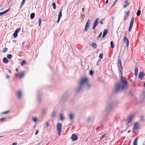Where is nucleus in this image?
<instances>
[{
	"label": "nucleus",
	"instance_id": "f257e3e1",
	"mask_svg": "<svg viewBox=\"0 0 145 145\" xmlns=\"http://www.w3.org/2000/svg\"><path fill=\"white\" fill-rule=\"evenodd\" d=\"M128 87V83L125 79L120 77V80L119 83L117 84L115 87V92L117 93L119 91L123 90Z\"/></svg>",
	"mask_w": 145,
	"mask_h": 145
},
{
	"label": "nucleus",
	"instance_id": "f03ea898",
	"mask_svg": "<svg viewBox=\"0 0 145 145\" xmlns=\"http://www.w3.org/2000/svg\"><path fill=\"white\" fill-rule=\"evenodd\" d=\"M88 81V79L87 78L84 77L82 78L80 82V86L81 87L84 84L86 83L87 86L89 87L90 85Z\"/></svg>",
	"mask_w": 145,
	"mask_h": 145
},
{
	"label": "nucleus",
	"instance_id": "7ed1b4c3",
	"mask_svg": "<svg viewBox=\"0 0 145 145\" xmlns=\"http://www.w3.org/2000/svg\"><path fill=\"white\" fill-rule=\"evenodd\" d=\"M62 125L61 123H58L57 125V131L58 134L60 135L62 131Z\"/></svg>",
	"mask_w": 145,
	"mask_h": 145
},
{
	"label": "nucleus",
	"instance_id": "20e7f679",
	"mask_svg": "<svg viewBox=\"0 0 145 145\" xmlns=\"http://www.w3.org/2000/svg\"><path fill=\"white\" fill-rule=\"evenodd\" d=\"M134 116L133 115H131L128 117L127 122V125H129L130 122L131 121Z\"/></svg>",
	"mask_w": 145,
	"mask_h": 145
},
{
	"label": "nucleus",
	"instance_id": "39448f33",
	"mask_svg": "<svg viewBox=\"0 0 145 145\" xmlns=\"http://www.w3.org/2000/svg\"><path fill=\"white\" fill-rule=\"evenodd\" d=\"M134 21V18L133 17L131 19V21H130V24H129V30H128L129 31H130L131 30V29L132 27L133 26Z\"/></svg>",
	"mask_w": 145,
	"mask_h": 145
},
{
	"label": "nucleus",
	"instance_id": "423d86ee",
	"mask_svg": "<svg viewBox=\"0 0 145 145\" xmlns=\"http://www.w3.org/2000/svg\"><path fill=\"white\" fill-rule=\"evenodd\" d=\"M91 22L90 19H89L86 23V26L84 29L85 31H87L89 27V25L90 24V23Z\"/></svg>",
	"mask_w": 145,
	"mask_h": 145
},
{
	"label": "nucleus",
	"instance_id": "0eeeda50",
	"mask_svg": "<svg viewBox=\"0 0 145 145\" xmlns=\"http://www.w3.org/2000/svg\"><path fill=\"white\" fill-rule=\"evenodd\" d=\"M123 42L125 43L126 44V45L127 46H128L129 45V40L127 39V37L126 36L124 37L123 40Z\"/></svg>",
	"mask_w": 145,
	"mask_h": 145
},
{
	"label": "nucleus",
	"instance_id": "6e6552de",
	"mask_svg": "<svg viewBox=\"0 0 145 145\" xmlns=\"http://www.w3.org/2000/svg\"><path fill=\"white\" fill-rule=\"evenodd\" d=\"M139 126L138 123L136 122L134 124V126L133 127V129L135 130H137L139 128Z\"/></svg>",
	"mask_w": 145,
	"mask_h": 145
},
{
	"label": "nucleus",
	"instance_id": "1a4fd4ad",
	"mask_svg": "<svg viewBox=\"0 0 145 145\" xmlns=\"http://www.w3.org/2000/svg\"><path fill=\"white\" fill-rule=\"evenodd\" d=\"M78 138V137L76 134H73L72 135L71 138L72 139V140L73 141L76 140Z\"/></svg>",
	"mask_w": 145,
	"mask_h": 145
},
{
	"label": "nucleus",
	"instance_id": "9d476101",
	"mask_svg": "<svg viewBox=\"0 0 145 145\" xmlns=\"http://www.w3.org/2000/svg\"><path fill=\"white\" fill-rule=\"evenodd\" d=\"M145 76L144 73L142 72H140L138 74V77L142 79Z\"/></svg>",
	"mask_w": 145,
	"mask_h": 145
},
{
	"label": "nucleus",
	"instance_id": "9b49d317",
	"mask_svg": "<svg viewBox=\"0 0 145 145\" xmlns=\"http://www.w3.org/2000/svg\"><path fill=\"white\" fill-rule=\"evenodd\" d=\"M98 19V18H97V19L95 20V22L93 25V27L92 28V29H94L96 27L97 25Z\"/></svg>",
	"mask_w": 145,
	"mask_h": 145
},
{
	"label": "nucleus",
	"instance_id": "f8f14e48",
	"mask_svg": "<svg viewBox=\"0 0 145 145\" xmlns=\"http://www.w3.org/2000/svg\"><path fill=\"white\" fill-rule=\"evenodd\" d=\"M16 93L19 99H20L22 95V93L21 91L20 90H19L16 92Z\"/></svg>",
	"mask_w": 145,
	"mask_h": 145
},
{
	"label": "nucleus",
	"instance_id": "ddd939ff",
	"mask_svg": "<svg viewBox=\"0 0 145 145\" xmlns=\"http://www.w3.org/2000/svg\"><path fill=\"white\" fill-rule=\"evenodd\" d=\"M108 32V30L106 29H105L104 30V31H103V36H102V38H103L105 37V36L106 35L107 33Z\"/></svg>",
	"mask_w": 145,
	"mask_h": 145
},
{
	"label": "nucleus",
	"instance_id": "4468645a",
	"mask_svg": "<svg viewBox=\"0 0 145 145\" xmlns=\"http://www.w3.org/2000/svg\"><path fill=\"white\" fill-rule=\"evenodd\" d=\"M138 139V137H137L134 139L133 143V145H137V141Z\"/></svg>",
	"mask_w": 145,
	"mask_h": 145
},
{
	"label": "nucleus",
	"instance_id": "2eb2a0df",
	"mask_svg": "<svg viewBox=\"0 0 145 145\" xmlns=\"http://www.w3.org/2000/svg\"><path fill=\"white\" fill-rule=\"evenodd\" d=\"M25 75V72H21L20 74V75L19 76V78L21 79Z\"/></svg>",
	"mask_w": 145,
	"mask_h": 145
},
{
	"label": "nucleus",
	"instance_id": "dca6fc26",
	"mask_svg": "<svg viewBox=\"0 0 145 145\" xmlns=\"http://www.w3.org/2000/svg\"><path fill=\"white\" fill-rule=\"evenodd\" d=\"M9 8H8L7 10H5L3 12H0V16L4 14L7 13L9 10Z\"/></svg>",
	"mask_w": 145,
	"mask_h": 145
},
{
	"label": "nucleus",
	"instance_id": "f3484780",
	"mask_svg": "<svg viewBox=\"0 0 145 145\" xmlns=\"http://www.w3.org/2000/svg\"><path fill=\"white\" fill-rule=\"evenodd\" d=\"M118 71L119 72L121 73L122 74V73L121 72V70H122V65L118 66Z\"/></svg>",
	"mask_w": 145,
	"mask_h": 145
},
{
	"label": "nucleus",
	"instance_id": "a211bd4d",
	"mask_svg": "<svg viewBox=\"0 0 145 145\" xmlns=\"http://www.w3.org/2000/svg\"><path fill=\"white\" fill-rule=\"evenodd\" d=\"M125 5L123 6L124 8H125L126 7H127L129 5V3L127 0H126L125 1Z\"/></svg>",
	"mask_w": 145,
	"mask_h": 145
},
{
	"label": "nucleus",
	"instance_id": "6ab92c4d",
	"mask_svg": "<svg viewBox=\"0 0 145 145\" xmlns=\"http://www.w3.org/2000/svg\"><path fill=\"white\" fill-rule=\"evenodd\" d=\"M138 72V70L137 67H136L134 71L136 77H137Z\"/></svg>",
	"mask_w": 145,
	"mask_h": 145
},
{
	"label": "nucleus",
	"instance_id": "aec40b11",
	"mask_svg": "<svg viewBox=\"0 0 145 145\" xmlns=\"http://www.w3.org/2000/svg\"><path fill=\"white\" fill-rule=\"evenodd\" d=\"M3 62L5 63H7L8 62V61L6 58L4 57L3 59Z\"/></svg>",
	"mask_w": 145,
	"mask_h": 145
},
{
	"label": "nucleus",
	"instance_id": "412c9836",
	"mask_svg": "<svg viewBox=\"0 0 145 145\" xmlns=\"http://www.w3.org/2000/svg\"><path fill=\"white\" fill-rule=\"evenodd\" d=\"M35 15V14L34 13H32L30 15L31 19H32L34 18Z\"/></svg>",
	"mask_w": 145,
	"mask_h": 145
},
{
	"label": "nucleus",
	"instance_id": "4be33fe9",
	"mask_svg": "<svg viewBox=\"0 0 145 145\" xmlns=\"http://www.w3.org/2000/svg\"><path fill=\"white\" fill-rule=\"evenodd\" d=\"M73 118V116L72 113L69 114V119L70 120H72Z\"/></svg>",
	"mask_w": 145,
	"mask_h": 145
},
{
	"label": "nucleus",
	"instance_id": "5701e85b",
	"mask_svg": "<svg viewBox=\"0 0 145 145\" xmlns=\"http://www.w3.org/2000/svg\"><path fill=\"white\" fill-rule=\"evenodd\" d=\"M92 46L93 48H95L97 47V45L95 44V43L94 42H93L92 44Z\"/></svg>",
	"mask_w": 145,
	"mask_h": 145
},
{
	"label": "nucleus",
	"instance_id": "b1692460",
	"mask_svg": "<svg viewBox=\"0 0 145 145\" xmlns=\"http://www.w3.org/2000/svg\"><path fill=\"white\" fill-rule=\"evenodd\" d=\"M25 0H23L21 3L20 8L22 7L25 3Z\"/></svg>",
	"mask_w": 145,
	"mask_h": 145
},
{
	"label": "nucleus",
	"instance_id": "393cba45",
	"mask_svg": "<svg viewBox=\"0 0 145 145\" xmlns=\"http://www.w3.org/2000/svg\"><path fill=\"white\" fill-rule=\"evenodd\" d=\"M62 9H60L59 12V14L58 15V18H61V16H62Z\"/></svg>",
	"mask_w": 145,
	"mask_h": 145
},
{
	"label": "nucleus",
	"instance_id": "a878e982",
	"mask_svg": "<svg viewBox=\"0 0 145 145\" xmlns=\"http://www.w3.org/2000/svg\"><path fill=\"white\" fill-rule=\"evenodd\" d=\"M10 112V110H8L5 112H3L1 113V114H8Z\"/></svg>",
	"mask_w": 145,
	"mask_h": 145
},
{
	"label": "nucleus",
	"instance_id": "bb28decb",
	"mask_svg": "<svg viewBox=\"0 0 145 145\" xmlns=\"http://www.w3.org/2000/svg\"><path fill=\"white\" fill-rule=\"evenodd\" d=\"M42 20L40 18H39L38 20V23L39 26H40L41 24Z\"/></svg>",
	"mask_w": 145,
	"mask_h": 145
},
{
	"label": "nucleus",
	"instance_id": "cd10ccee",
	"mask_svg": "<svg viewBox=\"0 0 145 145\" xmlns=\"http://www.w3.org/2000/svg\"><path fill=\"white\" fill-rule=\"evenodd\" d=\"M121 65V61L119 59L118 61L117 66Z\"/></svg>",
	"mask_w": 145,
	"mask_h": 145
},
{
	"label": "nucleus",
	"instance_id": "c85d7f7f",
	"mask_svg": "<svg viewBox=\"0 0 145 145\" xmlns=\"http://www.w3.org/2000/svg\"><path fill=\"white\" fill-rule=\"evenodd\" d=\"M141 13V11L140 10H138L137 11V16H139Z\"/></svg>",
	"mask_w": 145,
	"mask_h": 145
},
{
	"label": "nucleus",
	"instance_id": "c756f323",
	"mask_svg": "<svg viewBox=\"0 0 145 145\" xmlns=\"http://www.w3.org/2000/svg\"><path fill=\"white\" fill-rule=\"evenodd\" d=\"M12 56V55L11 54H9V55H8L7 56V58L9 59H11Z\"/></svg>",
	"mask_w": 145,
	"mask_h": 145
},
{
	"label": "nucleus",
	"instance_id": "7c9ffc66",
	"mask_svg": "<svg viewBox=\"0 0 145 145\" xmlns=\"http://www.w3.org/2000/svg\"><path fill=\"white\" fill-rule=\"evenodd\" d=\"M52 5L53 6V8L54 9H55L56 8V5L55 3L54 2L52 3Z\"/></svg>",
	"mask_w": 145,
	"mask_h": 145
},
{
	"label": "nucleus",
	"instance_id": "2f4dec72",
	"mask_svg": "<svg viewBox=\"0 0 145 145\" xmlns=\"http://www.w3.org/2000/svg\"><path fill=\"white\" fill-rule=\"evenodd\" d=\"M110 45L111 47L112 48H113L114 47V46L113 44V42L112 41L110 42Z\"/></svg>",
	"mask_w": 145,
	"mask_h": 145
},
{
	"label": "nucleus",
	"instance_id": "473e14b6",
	"mask_svg": "<svg viewBox=\"0 0 145 145\" xmlns=\"http://www.w3.org/2000/svg\"><path fill=\"white\" fill-rule=\"evenodd\" d=\"M56 113L54 111H53L52 113L51 116L52 117H53L55 116Z\"/></svg>",
	"mask_w": 145,
	"mask_h": 145
},
{
	"label": "nucleus",
	"instance_id": "72a5a7b5",
	"mask_svg": "<svg viewBox=\"0 0 145 145\" xmlns=\"http://www.w3.org/2000/svg\"><path fill=\"white\" fill-rule=\"evenodd\" d=\"M60 119L61 120H62L63 119V115L62 114H61L60 115Z\"/></svg>",
	"mask_w": 145,
	"mask_h": 145
},
{
	"label": "nucleus",
	"instance_id": "f704fd0d",
	"mask_svg": "<svg viewBox=\"0 0 145 145\" xmlns=\"http://www.w3.org/2000/svg\"><path fill=\"white\" fill-rule=\"evenodd\" d=\"M13 36L14 38H16L18 36V34L15 32H14L13 34Z\"/></svg>",
	"mask_w": 145,
	"mask_h": 145
},
{
	"label": "nucleus",
	"instance_id": "c9c22d12",
	"mask_svg": "<svg viewBox=\"0 0 145 145\" xmlns=\"http://www.w3.org/2000/svg\"><path fill=\"white\" fill-rule=\"evenodd\" d=\"M20 28H18L16 30L15 32L18 34V33L20 31Z\"/></svg>",
	"mask_w": 145,
	"mask_h": 145
},
{
	"label": "nucleus",
	"instance_id": "e433bc0d",
	"mask_svg": "<svg viewBox=\"0 0 145 145\" xmlns=\"http://www.w3.org/2000/svg\"><path fill=\"white\" fill-rule=\"evenodd\" d=\"M8 50V49L7 48H4L3 50V51L4 52H6Z\"/></svg>",
	"mask_w": 145,
	"mask_h": 145
},
{
	"label": "nucleus",
	"instance_id": "4c0bfd02",
	"mask_svg": "<svg viewBox=\"0 0 145 145\" xmlns=\"http://www.w3.org/2000/svg\"><path fill=\"white\" fill-rule=\"evenodd\" d=\"M26 64L25 61V60H23L22 62L21 63V65H23L24 64Z\"/></svg>",
	"mask_w": 145,
	"mask_h": 145
},
{
	"label": "nucleus",
	"instance_id": "58836bf2",
	"mask_svg": "<svg viewBox=\"0 0 145 145\" xmlns=\"http://www.w3.org/2000/svg\"><path fill=\"white\" fill-rule=\"evenodd\" d=\"M103 54L102 53L100 54L99 56V57L100 58V59H102L103 57Z\"/></svg>",
	"mask_w": 145,
	"mask_h": 145
},
{
	"label": "nucleus",
	"instance_id": "ea45409f",
	"mask_svg": "<svg viewBox=\"0 0 145 145\" xmlns=\"http://www.w3.org/2000/svg\"><path fill=\"white\" fill-rule=\"evenodd\" d=\"M93 74V71L91 70L89 71V74L90 75H92Z\"/></svg>",
	"mask_w": 145,
	"mask_h": 145
},
{
	"label": "nucleus",
	"instance_id": "a19ab883",
	"mask_svg": "<svg viewBox=\"0 0 145 145\" xmlns=\"http://www.w3.org/2000/svg\"><path fill=\"white\" fill-rule=\"evenodd\" d=\"M46 126L47 127H48L49 126V123L48 122H46Z\"/></svg>",
	"mask_w": 145,
	"mask_h": 145
},
{
	"label": "nucleus",
	"instance_id": "79ce46f5",
	"mask_svg": "<svg viewBox=\"0 0 145 145\" xmlns=\"http://www.w3.org/2000/svg\"><path fill=\"white\" fill-rule=\"evenodd\" d=\"M33 121H36L37 120V119L36 118H33Z\"/></svg>",
	"mask_w": 145,
	"mask_h": 145
},
{
	"label": "nucleus",
	"instance_id": "37998d69",
	"mask_svg": "<svg viewBox=\"0 0 145 145\" xmlns=\"http://www.w3.org/2000/svg\"><path fill=\"white\" fill-rule=\"evenodd\" d=\"M5 120V118H2L0 119V121H3Z\"/></svg>",
	"mask_w": 145,
	"mask_h": 145
},
{
	"label": "nucleus",
	"instance_id": "c03bdc74",
	"mask_svg": "<svg viewBox=\"0 0 145 145\" xmlns=\"http://www.w3.org/2000/svg\"><path fill=\"white\" fill-rule=\"evenodd\" d=\"M102 35V33L101 32L99 34V35L97 37V39H98L99 38L101 35Z\"/></svg>",
	"mask_w": 145,
	"mask_h": 145
},
{
	"label": "nucleus",
	"instance_id": "a18cd8bd",
	"mask_svg": "<svg viewBox=\"0 0 145 145\" xmlns=\"http://www.w3.org/2000/svg\"><path fill=\"white\" fill-rule=\"evenodd\" d=\"M105 136V135H103L101 136V138H100V139L101 140L102 139H103V138H104Z\"/></svg>",
	"mask_w": 145,
	"mask_h": 145
},
{
	"label": "nucleus",
	"instance_id": "49530a36",
	"mask_svg": "<svg viewBox=\"0 0 145 145\" xmlns=\"http://www.w3.org/2000/svg\"><path fill=\"white\" fill-rule=\"evenodd\" d=\"M130 13V12L129 11H128L126 13V15H127V16H129V15Z\"/></svg>",
	"mask_w": 145,
	"mask_h": 145
},
{
	"label": "nucleus",
	"instance_id": "de8ad7c7",
	"mask_svg": "<svg viewBox=\"0 0 145 145\" xmlns=\"http://www.w3.org/2000/svg\"><path fill=\"white\" fill-rule=\"evenodd\" d=\"M39 131L38 130H37L36 131L35 133V135H36L38 133Z\"/></svg>",
	"mask_w": 145,
	"mask_h": 145
},
{
	"label": "nucleus",
	"instance_id": "09e8293b",
	"mask_svg": "<svg viewBox=\"0 0 145 145\" xmlns=\"http://www.w3.org/2000/svg\"><path fill=\"white\" fill-rule=\"evenodd\" d=\"M103 19L101 20L100 21V23L101 24H103Z\"/></svg>",
	"mask_w": 145,
	"mask_h": 145
},
{
	"label": "nucleus",
	"instance_id": "8fccbe9b",
	"mask_svg": "<svg viewBox=\"0 0 145 145\" xmlns=\"http://www.w3.org/2000/svg\"><path fill=\"white\" fill-rule=\"evenodd\" d=\"M60 18H58V19H57V22L58 23L59 22Z\"/></svg>",
	"mask_w": 145,
	"mask_h": 145
},
{
	"label": "nucleus",
	"instance_id": "3c124183",
	"mask_svg": "<svg viewBox=\"0 0 145 145\" xmlns=\"http://www.w3.org/2000/svg\"><path fill=\"white\" fill-rule=\"evenodd\" d=\"M60 18H58V19H57V22L58 23L59 22Z\"/></svg>",
	"mask_w": 145,
	"mask_h": 145
},
{
	"label": "nucleus",
	"instance_id": "603ef678",
	"mask_svg": "<svg viewBox=\"0 0 145 145\" xmlns=\"http://www.w3.org/2000/svg\"><path fill=\"white\" fill-rule=\"evenodd\" d=\"M17 144V143L16 142H14L12 144V145H16Z\"/></svg>",
	"mask_w": 145,
	"mask_h": 145
},
{
	"label": "nucleus",
	"instance_id": "864d4df0",
	"mask_svg": "<svg viewBox=\"0 0 145 145\" xmlns=\"http://www.w3.org/2000/svg\"><path fill=\"white\" fill-rule=\"evenodd\" d=\"M118 0H116L114 2V5L116 3L117 1H118Z\"/></svg>",
	"mask_w": 145,
	"mask_h": 145
},
{
	"label": "nucleus",
	"instance_id": "5fc2aeb1",
	"mask_svg": "<svg viewBox=\"0 0 145 145\" xmlns=\"http://www.w3.org/2000/svg\"><path fill=\"white\" fill-rule=\"evenodd\" d=\"M10 77L8 75H7L6 76V78H9Z\"/></svg>",
	"mask_w": 145,
	"mask_h": 145
},
{
	"label": "nucleus",
	"instance_id": "6e6d98bb",
	"mask_svg": "<svg viewBox=\"0 0 145 145\" xmlns=\"http://www.w3.org/2000/svg\"><path fill=\"white\" fill-rule=\"evenodd\" d=\"M108 2V0H107L106 1V2L105 4H106Z\"/></svg>",
	"mask_w": 145,
	"mask_h": 145
},
{
	"label": "nucleus",
	"instance_id": "4d7b16f0",
	"mask_svg": "<svg viewBox=\"0 0 145 145\" xmlns=\"http://www.w3.org/2000/svg\"><path fill=\"white\" fill-rule=\"evenodd\" d=\"M16 71L18 72V69L17 68H16Z\"/></svg>",
	"mask_w": 145,
	"mask_h": 145
},
{
	"label": "nucleus",
	"instance_id": "13d9d810",
	"mask_svg": "<svg viewBox=\"0 0 145 145\" xmlns=\"http://www.w3.org/2000/svg\"><path fill=\"white\" fill-rule=\"evenodd\" d=\"M9 72L10 73H12V71L11 70H9Z\"/></svg>",
	"mask_w": 145,
	"mask_h": 145
},
{
	"label": "nucleus",
	"instance_id": "bf43d9fd",
	"mask_svg": "<svg viewBox=\"0 0 145 145\" xmlns=\"http://www.w3.org/2000/svg\"><path fill=\"white\" fill-rule=\"evenodd\" d=\"M127 18V16L126 17L125 16H124V19H126Z\"/></svg>",
	"mask_w": 145,
	"mask_h": 145
},
{
	"label": "nucleus",
	"instance_id": "052dcab7",
	"mask_svg": "<svg viewBox=\"0 0 145 145\" xmlns=\"http://www.w3.org/2000/svg\"><path fill=\"white\" fill-rule=\"evenodd\" d=\"M144 85L145 86V83H144Z\"/></svg>",
	"mask_w": 145,
	"mask_h": 145
}]
</instances>
